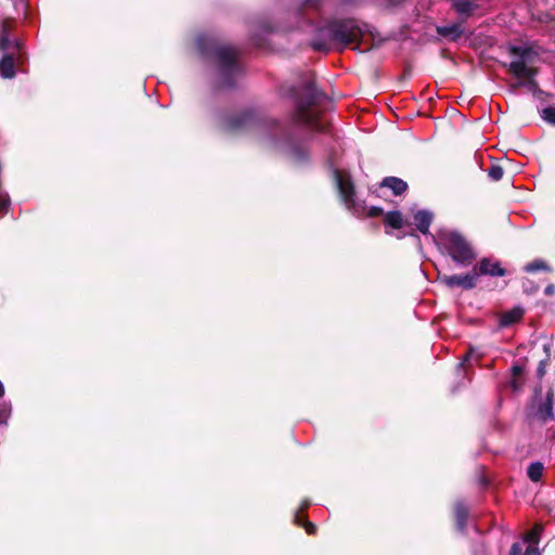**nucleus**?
Masks as SVG:
<instances>
[{"label": "nucleus", "mask_w": 555, "mask_h": 555, "mask_svg": "<svg viewBox=\"0 0 555 555\" xmlns=\"http://www.w3.org/2000/svg\"><path fill=\"white\" fill-rule=\"evenodd\" d=\"M196 47L199 54L212 63L216 86L222 89L233 88L242 74L237 50L232 46L218 43L208 35H198Z\"/></svg>", "instance_id": "f257e3e1"}, {"label": "nucleus", "mask_w": 555, "mask_h": 555, "mask_svg": "<svg viewBox=\"0 0 555 555\" xmlns=\"http://www.w3.org/2000/svg\"><path fill=\"white\" fill-rule=\"evenodd\" d=\"M371 37L375 44V34L367 24L360 23L354 20H341L328 23L320 29L319 36L314 38L311 46L318 51H328L331 42H337L346 47L353 42H366V38Z\"/></svg>", "instance_id": "f03ea898"}, {"label": "nucleus", "mask_w": 555, "mask_h": 555, "mask_svg": "<svg viewBox=\"0 0 555 555\" xmlns=\"http://www.w3.org/2000/svg\"><path fill=\"white\" fill-rule=\"evenodd\" d=\"M288 95L295 104V113L292 117L294 125H304L315 131H324V126L319 121L318 113L312 109L319 92L311 79H306L299 86L292 87Z\"/></svg>", "instance_id": "7ed1b4c3"}, {"label": "nucleus", "mask_w": 555, "mask_h": 555, "mask_svg": "<svg viewBox=\"0 0 555 555\" xmlns=\"http://www.w3.org/2000/svg\"><path fill=\"white\" fill-rule=\"evenodd\" d=\"M509 53L514 60L507 65L509 73L519 79L517 86L527 87L529 90L537 88L534 77L538 74L537 68L532 66L537 53L528 47L511 46Z\"/></svg>", "instance_id": "20e7f679"}, {"label": "nucleus", "mask_w": 555, "mask_h": 555, "mask_svg": "<svg viewBox=\"0 0 555 555\" xmlns=\"http://www.w3.org/2000/svg\"><path fill=\"white\" fill-rule=\"evenodd\" d=\"M436 243L459 267L470 266L477 257L470 243L457 231L440 233Z\"/></svg>", "instance_id": "39448f33"}, {"label": "nucleus", "mask_w": 555, "mask_h": 555, "mask_svg": "<svg viewBox=\"0 0 555 555\" xmlns=\"http://www.w3.org/2000/svg\"><path fill=\"white\" fill-rule=\"evenodd\" d=\"M222 127L227 131L236 132L242 130L261 131L270 128L279 130L280 126L275 120H263L254 112H243L234 116H230L223 120Z\"/></svg>", "instance_id": "423d86ee"}, {"label": "nucleus", "mask_w": 555, "mask_h": 555, "mask_svg": "<svg viewBox=\"0 0 555 555\" xmlns=\"http://www.w3.org/2000/svg\"><path fill=\"white\" fill-rule=\"evenodd\" d=\"M333 175L341 202L348 209L358 211L354 199V186L350 178L337 169L333 171Z\"/></svg>", "instance_id": "0eeeda50"}, {"label": "nucleus", "mask_w": 555, "mask_h": 555, "mask_svg": "<svg viewBox=\"0 0 555 555\" xmlns=\"http://www.w3.org/2000/svg\"><path fill=\"white\" fill-rule=\"evenodd\" d=\"M478 280L477 269L474 268L465 274L442 275L440 281L450 288L461 287L463 289H473Z\"/></svg>", "instance_id": "6e6552de"}, {"label": "nucleus", "mask_w": 555, "mask_h": 555, "mask_svg": "<svg viewBox=\"0 0 555 555\" xmlns=\"http://www.w3.org/2000/svg\"><path fill=\"white\" fill-rule=\"evenodd\" d=\"M24 60H17L14 52H7L0 60V74L5 79H12L15 76V66H21Z\"/></svg>", "instance_id": "1a4fd4ad"}, {"label": "nucleus", "mask_w": 555, "mask_h": 555, "mask_svg": "<svg viewBox=\"0 0 555 555\" xmlns=\"http://www.w3.org/2000/svg\"><path fill=\"white\" fill-rule=\"evenodd\" d=\"M477 269L478 278L480 275H491V276H504L505 270L501 267L499 261H493L490 258H482L478 266L475 267Z\"/></svg>", "instance_id": "9d476101"}, {"label": "nucleus", "mask_w": 555, "mask_h": 555, "mask_svg": "<svg viewBox=\"0 0 555 555\" xmlns=\"http://www.w3.org/2000/svg\"><path fill=\"white\" fill-rule=\"evenodd\" d=\"M287 153L288 157L295 164H304L308 160V153L300 146L289 142L288 134H286V142L282 146Z\"/></svg>", "instance_id": "9b49d317"}, {"label": "nucleus", "mask_w": 555, "mask_h": 555, "mask_svg": "<svg viewBox=\"0 0 555 555\" xmlns=\"http://www.w3.org/2000/svg\"><path fill=\"white\" fill-rule=\"evenodd\" d=\"M433 214L428 210H418L414 215V221L420 232L423 234L429 233V227L433 221Z\"/></svg>", "instance_id": "f8f14e48"}, {"label": "nucleus", "mask_w": 555, "mask_h": 555, "mask_svg": "<svg viewBox=\"0 0 555 555\" xmlns=\"http://www.w3.org/2000/svg\"><path fill=\"white\" fill-rule=\"evenodd\" d=\"M524 315V309L520 307H515L512 310H508L500 317V326L501 327H508L516 322H518Z\"/></svg>", "instance_id": "ddd939ff"}, {"label": "nucleus", "mask_w": 555, "mask_h": 555, "mask_svg": "<svg viewBox=\"0 0 555 555\" xmlns=\"http://www.w3.org/2000/svg\"><path fill=\"white\" fill-rule=\"evenodd\" d=\"M380 186L390 189L395 195H401L408 189L406 182L397 177L385 178Z\"/></svg>", "instance_id": "4468645a"}, {"label": "nucleus", "mask_w": 555, "mask_h": 555, "mask_svg": "<svg viewBox=\"0 0 555 555\" xmlns=\"http://www.w3.org/2000/svg\"><path fill=\"white\" fill-rule=\"evenodd\" d=\"M454 515H455L457 530L461 532H464V530L466 528V520L468 517V509L463 502H457L455 504Z\"/></svg>", "instance_id": "2eb2a0df"}, {"label": "nucleus", "mask_w": 555, "mask_h": 555, "mask_svg": "<svg viewBox=\"0 0 555 555\" xmlns=\"http://www.w3.org/2000/svg\"><path fill=\"white\" fill-rule=\"evenodd\" d=\"M463 28L459 24H452L447 26H440L437 28V33L444 38H448L450 40H456L460 38L463 34Z\"/></svg>", "instance_id": "dca6fc26"}, {"label": "nucleus", "mask_w": 555, "mask_h": 555, "mask_svg": "<svg viewBox=\"0 0 555 555\" xmlns=\"http://www.w3.org/2000/svg\"><path fill=\"white\" fill-rule=\"evenodd\" d=\"M537 414H538V417L543 422L553 420V417H554L553 400H552V396L550 393H547V398H546L545 402H543L540 405Z\"/></svg>", "instance_id": "f3484780"}, {"label": "nucleus", "mask_w": 555, "mask_h": 555, "mask_svg": "<svg viewBox=\"0 0 555 555\" xmlns=\"http://www.w3.org/2000/svg\"><path fill=\"white\" fill-rule=\"evenodd\" d=\"M544 466L541 462H533L528 466L527 475L530 480L537 482L542 478Z\"/></svg>", "instance_id": "a211bd4d"}, {"label": "nucleus", "mask_w": 555, "mask_h": 555, "mask_svg": "<svg viewBox=\"0 0 555 555\" xmlns=\"http://www.w3.org/2000/svg\"><path fill=\"white\" fill-rule=\"evenodd\" d=\"M524 270L528 273H534L537 271H552L550 266L542 259H534L533 261L527 263L524 267Z\"/></svg>", "instance_id": "6ab92c4d"}, {"label": "nucleus", "mask_w": 555, "mask_h": 555, "mask_svg": "<svg viewBox=\"0 0 555 555\" xmlns=\"http://www.w3.org/2000/svg\"><path fill=\"white\" fill-rule=\"evenodd\" d=\"M385 223L392 229H400L403 225V219L399 211H389L385 216Z\"/></svg>", "instance_id": "aec40b11"}, {"label": "nucleus", "mask_w": 555, "mask_h": 555, "mask_svg": "<svg viewBox=\"0 0 555 555\" xmlns=\"http://www.w3.org/2000/svg\"><path fill=\"white\" fill-rule=\"evenodd\" d=\"M452 8L460 14H469L474 4L470 0H452Z\"/></svg>", "instance_id": "412c9836"}, {"label": "nucleus", "mask_w": 555, "mask_h": 555, "mask_svg": "<svg viewBox=\"0 0 555 555\" xmlns=\"http://www.w3.org/2000/svg\"><path fill=\"white\" fill-rule=\"evenodd\" d=\"M542 531H543V527L540 524L534 525L532 530L526 534L525 541L528 544L538 545L540 542V537H541Z\"/></svg>", "instance_id": "4be33fe9"}, {"label": "nucleus", "mask_w": 555, "mask_h": 555, "mask_svg": "<svg viewBox=\"0 0 555 555\" xmlns=\"http://www.w3.org/2000/svg\"><path fill=\"white\" fill-rule=\"evenodd\" d=\"M10 196L0 190V217L4 216L10 208Z\"/></svg>", "instance_id": "5701e85b"}, {"label": "nucleus", "mask_w": 555, "mask_h": 555, "mask_svg": "<svg viewBox=\"0 0 555 555\" xmlns=\"http://www.w3.org/2000/svg\"><path fill=\"white\" fill-rule=\"evenodd\" d=\"M503 168L499 165H492L488 171V176L493 181H500L503 178Z\"/></svg>", "instance_id": "b1692460"}, {"label": "nucleus", "mask_w": 555, "mask_h": 555, "mask_svg": "<svg viewBox=\"0 0 555 555\" xmlns=\"http://www.w3.org/2000/svg\"><path fill=\"white\" fill-rule=\"evenodd\" d=\"M541 117L548 124L555 125V106L544 108Z\"/></svg>", "instance_id": "393cba45"}, {"label": "nucleus", "mask_w": 555, "mask_h": 555, "mask_svg": "<svg viewBox=\"0 0 555 555\" xmlns=\"http://www.w3.org/2000/svg\"><path fill=\"white\" fill-rule=\"evenodd\" d=\"M12 50V41L9 39L8 35H1L0 38V51L7 53Z\"/></svg>", "instance_id": "a878e982"}, {"label": "nucleus", "mask_w": 555, "mask_h": 555, "mask_svg": "<svg viewBox=\"0 0 555 555\" xmlns=\"http://www.w3.org/2000/svg\"><path fill=\"white\" fill-rule=\"evenodd\" d=\"M23 43L21 41H12V50L10 52H14L17 60H25L24 52L22 51Z\"/></svg>", "instance_id": "bb28decb"}, {"label": "nucleus", "mask_w": 555, "mask_h": 555, "mask_svg": "<svg viewBox=\"0 0 555 555\" xmlns=\"http://www.w3.org/2000/svg\"><path fill=\"white\" fill-rule=\"evenodd\" d=\"M13 23L11 20H4L1 25V35H8L10 34L12 29Z\"/></svg>", "instance_id": "cd10ccee"}, {"label": "nucleus", "mask_w": 555, "mask_h": 555, "mask_svg": "<svg viewBox=\"0 0 555 555\" xmlns=\"http://www.w3.org/2000/svg\"><path fill=\"white\" fill-rule=\"evenodd\" d=\"M546 360H541L537 370L538 376L542 378L545 375Z\"/></svg>", "instance_id": "c85d7f7f"}, {"label": "nucleus", "mask_w": 555, "mask_h": 555, "mask_svg": "<svg viewBox=\"0 0 555 555\" xmlns=\"http://www.w3.org/2000/svg\"><path fill=\"white\" fill-rule=\"evenodd\" d=\"M525 555H541V553H540L539 548L537 547V545L528 544Z\"/></svg>", "instance_id": "c756f323"}, {"label": "nucleus", "mask_w": 555, "mask_h": 555, "mask_svg": "<svg viewBox=\"0 0 555 555\" xmlns=\"http://www.w3.org/2000/svg\"><path fill=\"white\" fill-rule=\"evenodd\" d=\"M522 546L519 543H514L511 547L509 555H521Z\"/></svg>", "instance_id": "7c9ffc66"}, {"label": "nucleus", "mask_w": 555, "mask_h": 555, "mask_svg": "<svg viewBox=\"0 0 555 555\" xmlns=\"http://www.w3.org/2000/svg\"><path fill=\"white\" fill-rule=\"evenodd\" d=\"M304 527H305L307 533H309V534H313L317 530L315 525L310 521H305Z\"/></svg>", "instance_id": "2f4dec72"}, {"label": "nucleus", "mask_w": 555, "mask_h": 555, "mask_svg": "<svg viewBox=\"0 0 555 555\" xmlns=\"http://www.w3.org/2000/svg\"><path fill=\"white\" fill-rule=\"evenodd\" d=\"M382 211H383V209H382V208H379V207H375V206H372V207L370 208V210H369V215H370L371 217H375V216L380 215V214H382Z\"/></svg>", "instance_id": "473e14b6"}, {"label": "nucleus", "mask_w": 555, "mask_h": 555, "mask_svg": "<svg viewBox=\"0 0 555 555\" xmlns=\"http://www.w3.org/2000/svg\"><path fill=\"white\" fill-rule=\"evenodd\" d=\"M544 293H545V295H547V296H552V295H554V294H555V285H553V284L547 285V286L545 287V289H544Z\"/></svg>", "instance_id": "72a5a7b5"}, {"label": "nucleus", "mask_w": 555, "mask_h": 555, "mask_svg": "<svg viewBox=\"0 0 555 555\" xmlns=\"http://www.w3.org/2000/svg\"><path fill=\"white\" fill-rule=\"evenodd\" d=\"M521 372H522V370H521L520 366H513V374H514V376L520 375Z\"/></svg>", "instance_id": "f704fd0d"}, {"label": "nucleus", "mask_w": 555, "mask_h": 555, "mask_svg": "<svg viewBox=\"0 0 555 555\" xmlns=\"http://www.w3.org/2000/svg\"><path fill=\"white\" fill-rule=\"evenodd\" d=\"M467 359H468V356L464 359V361H462L457 364V370H461L464 366V362L467 361Z\"/></svg>", "instance_id": "c9c22d12"}, {"label": "nucleus", "mask_w": 555, "mask_h": 555, "mask_svg": "<svg viewBox=\"0 0 555 555\" xmlns=\"http://www.w3.org/2000/svg\"><path fill=\"white\" fill-rule=\"evenodd\" d=\"M4 395V387L2 385V383L0 382V398H2Z\"/></svg>", "instance_id": "e433bc0d"}, {"label": "nucleus", "mask_w": 555, "mask_h": 555, "mask_svg": "<svg viewBox=\"0 0 555 555\" xmlns=\"http://www.w3.org/2000/svg\"><path fill=\"white\" fill-rule=\"evenodd\" d=\"M550 348H551V347H550V345H548V344H545V345L543 346V349H544V351H545L547 354H548V352H550Z\"/></svg>", "instance_id": "4c0bfd02"}, {"label": "nucleus", "mask_w": 555, "mask_h": 555, "mask_svg": "<svg viewBox=\"0 0 555 555\" xmlns=\"http://www.w3.org/2000/svg\"><path fill=\"white\" fill-rule=\"evenodd\" d=\"M512 387H513L515 390H517V389H518V387H519V386L517 385L516 380H513V382H512Z\"/></svg>", "instance_id": "58836bf2"}, {"label": "nucleus", "mask_w": 555, "mask_h": 555, "mask_svg": "<svg viewBox=\"0 0 555 555\" xmlns=\"http://www.w3.org/2000/svg\"><path fill=\"white\" fill-rule=\"evenodd\" d=\"M309 504H310L309 502H305V503H302L301 508H306V507H308V506H309Z\"/></svg>", "instance_id": "ea45409f"}, {"label": "nucleus", "mask_w": 555, "mask_h": 555, "mask_svg": "<svg viewBox=\"0 0 555 555\" xmlns=\"http://www.w3.org/2000/svg\"><path fill=\"white\" fill-rule=\"evenodd\" d=\"M295 518H296V521H297L298 524H300V522H299L298 515H295Z\"/></svg>", "instance_id": "a19ab883"}]
</instances>
